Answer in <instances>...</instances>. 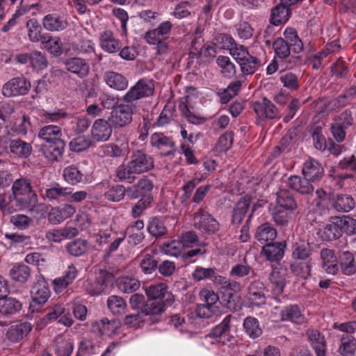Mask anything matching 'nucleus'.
Returning <instances> with one entry per match:
<instances>
[{"instance_id": "obj_1", "label": "nucleus", "mask_w": 356, "mask_h": 356, "mask_svg": "<svg viewBox=\"0 0 356 356\" xmlns=\"http://www.w3.org/2000/svg\"><path fill=\"white\" fill-rule=\"evenodd\" d=\"M153 167L152 157L142 151H136L131 154V159L127 164H122L117 168L116 175L120 180H127L132 183L135 179V175L147 172Z\"/></svg>"}, {"instance_id": "obj_2", "label": "nucleus", "mask_w": 356, "mask_h": 356, "mask_svg": "<svg viewBox=\"0 0 356 356\" xmlns=\"http://www.w3.org/2000/svg\"><path fill=\"white\" fill-rule=\"evenodd\" d=\"M173 24L170 21H164L153 29L147 31L144 36L145 41L152 45H156V53L165 55L170 51L168 35L170 34Z\"/></svg>"}, {"instance_id": "obj_3", "label": "nucleus", "mask_w": 356, "mask_h": 356, "mask_svg": "<svg viewBox=\"0 0 356 356\" xmlns=\"http://www.w3.org/2000/svg\"><path fill=\"white\" fill-rule=\"evenodd\" d=\"M13 196L0 194V210L11 213L22 207V181L17 179L12 187Z\"/></svg>"}, {"instance_id": "obj_4", "label": "nucleus", "mask_w": 356, "mask_h": 356, "mask_svg": "<svg viewBox=\"0 0 356 356\" xmlns=\"http://www.w3.org/2000/svg\"><path fill=\"white\" fill-rule=\"evenodd\" d=\"M154 86L152 81L148 79H140L129 91L122 97V101L131 103L141 98L153 95Z\"/></svg>"}, {"instance_id": "obj_5", "label": "nucleus", "mask_w": 356, "mask_h": 356, "mask_svg": "<svg viewBox=\"0 0 356 356\" xmlns=\"http://www.w3.org/2000/svg\"><path fill=\"white\" fill-rule=\"evenodd\" d=\"M193 220L194 227L202 233L214 234L219 229L218 222L202 209H199L195 213Z\"/></svg>"}, {"instance_id": "obj_6", "label": "nucleus", "mask_w": 356, "mask_h": 356, "mask_svg": "<svg viewBox=\"0 0 356 356\" xmlns=\"http://www.w3.org/2000/svg\"><path fill=\"white\" fill-rule=\"evenodd\" d=\"M31 294L32 302L30 304L29 310L31 313H33L39 310L37 306L45 303L50 296V291L45 281L38 280L32 287Z\"/></svg>"}, {"instance_id": "obj_7", "label": "nucleus", "mask_w": 356, "mask_h": 356, "mask_svg": "<svg viewBox=\"0 0 356 356\" xmlns=\"http://www.w3.org/2000/svg\"><path fill=\"white\" fill-rule=\"evenodd\" d=\"M306 337L316 356H325L327 342L325 335L317 329L309 328L306 332Z\"/></svg>"}, {"instance_id": "obj_8", "label": "nucleus", "mask_w": 356, "mask_h": 356, "mask_svg": "<svg viewBox=\"0 0 356 356\" xmlns=\"http://www.w3.org/2000/svg\"><path fill=\"white\" fill-rule=\"evenodd\" d=\"M145 291L149 300L159 301L168 305L173 301V296L168 291L167 286L163 283L150 285Z\"/></svg>"}, {"instance_id": "obj_9", "label": "nucleus", "mask_w": 356, "mask_h": 356, "mask_svg": "<svg viewBox=\"0 0 356 356\" xmlns=\"http://www.w3.org/2000/svg\"><path fill=\"white\" fill-rule=\"evenodd\" d=\"M302 174L313 183L320 181L324 175V169L316 159L309 158L303 164Z\"/></svg>"}, {"instance_id": "obj_10", "label": "nucleus", "mask_w": 356, "mask_h": 356, "mask_svg": "<svg viewBox=\"0 0 356 356\" xmlns=\"http://www.w3.org/2000/svg\"><path fill=\"white\" fill-rule=\"evenodd\" d=\"M288 271L282 266L273 268L268 275V280L272 286L274 293L280 295L283 292L286 283Z\"/></svg>"}, {"instance_id": "obj_11", "label": "nucleus", "mask_w": 356, "mask_h": 356, "mask_svg": "<svg viewBox=\"0 0 356 356\" xmlns=\"http://www.w3.org/2000/svg\"><path fill=\"white\" fill-rule=\"evenodd\" d=\"M75 212L76 208L70 204H65L62 207H55L49 211L48 220L52 225H59L72 216Z\"/></svg>"}, {"instance_id": "obj_12", "label": "nucleus", "mask_w": 356, "mask_h": 356, "mask_svg": "<svg viewBox=\"0 0 356 356\" xmlns=\"http://www.w3.org/2000/svg\"><path fill=\"white\" fill-rule=\"evenodd\" d=\"M111 125L102 119L97 120L91 129V137L93 142L107 141L111 137Z\"/></svg>"}, {"instance_id": "obj_13", "label": "nucleus", "mask_w": 356, "mask_h": 356, "mask_svg": "<svg viewBox=\"0 0 356 356\" xmlns=\"http://www.w3.org/2000/svg\"><path fill=\"white\" fill-rule=\"evenodd\" d=\"M65 65L67 71L81 79L87 76L90 72L89 63L79 57L67 58L65 62Z\"/></svg>"}, {"instance_id": "obj_14", "label": "nucleus", "mask_w": 356, "mask_h": 356, "mask_svg": "<svg viewBox=\"0 0 356 356\" xmlns=\"http://www.w3.org/2000/svg\"><path fill=\"white\" fill-rule=\"evenodd\" d=\"M231 315H227L222 321L216 325L210 332L208 337L216 339L219 342L225 343L231 340L230 335Z\"/></svg>"}, {"instance_id": "obj_15", "label": "nucleus", "mask_w": 356, "mask_h": 356, "mask_svg": "<svg viewBox=\"0 0 356 356\" xmlns=\"http://www.w3.org/2000/svg\"><path fill=\"white\" fill-rule=\"evenodd\" d=\"M150 143L153 147L165 150L163 154L165 156L174 154L176 152L175 144L172 140L162 133H154L150 137Z\"/></svg>"}, {"instance_id": "obj_16", "label": "nucleus", "mask_w": 356, "mask_h": 356, "mask_svg": "<svg viewBox=\"0 0 356 356\" xmlns=\"http://www.w3.org/2000/svg\"><path fill=\"white\" fill-rule=\"evenodd\" d=\"M103 79L108 87L116 90H124L129 85L127 77L114 71L105 72Z\"/></svg>"}, {"instance_id": "obj_17", "label": "nucleus", "mask_w": 356, "mask_h": 356, "mask_svg": "<svg viewBox=\"0 0 356 356\" xmlns=\"http://www.w3.org/2000/svg\"><path fill=\"white\" fill-rule=\"evenodd\" d=\"M317 234L323 241H331L339 238L341 236V231L337 216L332 218L330 223L319 228Z\"/></svg>"}, {"instance_id": "obj_18", "label": "nucleus", "mask_w": 356, "mask_h": 356, "mask_svg": "<svg viewBox=\"0 0 356 356\" xmlns=\"http://www.w3.org/2000/svg\"><path fill=\"white\" fill-rule=\"evenodd\" d=\"M288 184L291 189L302 195L310 194L314 189V183L304 176H291L289 178Z\"/></svg>"}, {"instance_id": "obj_19", "label": "nucleus", "mask_w": 356, "mask_h": 356, "mask_svg": "<svg viewBox=\"0 0 356 356\" xmlns=\"http://www.w3.org/2000/svg\"><path fill=\"white\" fill-rule=\"evenodd\" d=\"M264 289V284L260 281H254L250 284L247 298L252 305L259 306L265 303Z\"/></svg>"}, {"instance_id": "obj_20", "label": "nucleus", "mask_w": 356, "mask_h": 356, "mask_svg": "<svg viewBox=\"0 0 356 356\" xmlns=\"http://www.w3.org/2000/svg\"><path fill=\"white\" fill-rule=\"evenodd\" d=\"M321 259L322 268L327 273L334 275L337 273L338 259L332 250L328 248L321 250Z\"/></svg>"}, {"instance_id": "obj_21", "label": "nucleus", "mask_w": 356, "mask_h": 356, "mask_svg": "<svg viewBox=\"0 0 356 356\" xmlns=\"http://www.w3.org/2000/svg\"><path fill=\"white\" fill-rule=\"evenodd\" d=\"M100 47L109 54L118 52L121 49L120 40L116 39L111 31H105L99 36Z\"/></svg>"}, {"instance_id": "obj_22", "label": "nucleus", "mask_w": 356, "mask_h": 356, "mask_svg": "<svg viewBox=\"0 0 356 356\" xmlns=\"http://www.w3.org/2000/svg\"><path fill=\"white\" fill-rule=\"evenodd\" d=\"M79 234L76 228L72 227H65L60 229H54L49 230L46 234V238L48 241L60 243L65 238L74 237Z\"/></svg>"}, {"instance_id": "obj_23", "label": "nucleus", "mask_w": 356, "mask_h": 356, "mask_svg": "<svg viewBox=\"0 0 356 356\" xmlns=\"http://www.w3.org/2000/svg\"><path fill=\"white\" fill-rule=\"evenodd\" d=\"M153 187L154 185L152 180L147 178H143L136 185L129 188L127 193L132 198H136L139 196L145 197V195H149V193L152 191Z\"/></svg>"}, {"instance_id": "obj_24", "label": "nucleus", "mask_w": 356, "mask_h": 356, "mask_svg": "<svg viewBox=\"0 0 356 356\" xmlns=\"http://www.w3.org/2000/svg\"><path fill=\"white\" fill-rule=\"evenodd\" d=\"M64 141L57 143H43L41 145V150L44 156L49 161H54L61 157L65 148Z\"/></svg>"}, {"instance_id": "obj_25", "label": "nucleus", "mask_w": 356, "mask_h": 356, "mask_svg": "<svg viewBox=\"0 0 356 356\" xmlns=\"http://www.w3.org/2000/svg\"><path fill=\"white\" fill-rule=\"evenodd\" d=\"M62 133L58 126L47 125L41 128L38 133V138L44 143H57L63 141L61 139Z\"/></svg>"}, {"instance_id": "obj_26", "label": "nucleus", "mask_w": 356, "mask_h": 356, "mask_svg": "<svg viewBox=\"0 0 356 356\" xmlns=\"http://www.w3.org/2000/svg\"><path fill=\"white\" fill-rule=\"evenodd\" d=\"M291 13V8L280 3L272 9L270 22L273 25L279 26L289 20Z\"/></svg>"}, {"instance_id": "obj_27", "label": "nucleus", "mask_w": 356, "mask_h": 356, "mask_svg": "<svg viewBox=\"0 0 356 356\" xmlns=\"http://www.w3.org/2000/svg\"><path fill=\"white\" fill-rule=\"evenodd\" d=\"M54 348L58 356H70L74 349V343L70 339L58 335L54 340Z\"/></svg>"}, {"instance_id": "obj_28", "label": "nucleus", "mask_w": 356, "mask_h": 356, "mask_svg": "<svg viewBox=\"0 0 356 356\" xmlns=\"http://www.w3.org/2000/svg\"><path fill=\"white\" fill-rule=\"evenodd\" d=\"M166 303L159 301L148 300L142 309V312L150 316L154 323L157 322L159 316L163 313Z\"/></svg>"}, {"instance_id": "obj_29", "label": "nucleus", "mask_w": 356, "mask_h": 356, "mask_svg": "<svg viewBox=\"0 0 356 356\" xmlns=\"http://www.w3.org/2000/svg\"><path fill=\"white\" fill-rule=\"evenodd\" d=\"M280 316L282 321H291L297 324L302 323L305 320L298 305H289L284 307L281 311Z\"/></svg>"}, {"instance_id": "obj_30", "label": "nucleus", "mask_w": 356, "mask_h": 356, "mask_svg": "<svg viewBox=\"0 0 356 356\" xmlns=\"http://www.w3.org/2000/svg\"><path fill=\"white\" fill-rule=\"evenodd\" d=\"M285 40L287 42L290 49L296 54H298L304 50V44L298 35V33L295 29L289 27L284 32Z\"/></svg>"}, {"instance_id": "obj_31", "label": "nucleus", "mask_w": 356, "mask_h": 356, "mask_svg": "<svg viewBox=\"0 0 356 356\" xmlns=\"http://www.w3.org/2000/svg\"><path fill=\"white\" fill-rule=\"evenodd\" d=\"M43 26L50 31H59L65 29L68 23L60 17L54 14H49L43 19Z\"/></svg>"}, {"instance_id": "obj_32", "label": "nucleus", "mask_w": 356, "mask_h": 356, "mask_svg": "<svg viewBox=\"0 0 356 356\" xmlns=\"http://www.w3.org/2000/svg\"><path fill=\"white\" fill-rule=\"evenodd\" d=\"M27 63L35 70H42L48 65L45 56L38 51L24 54V63Z\"/></svg>"}, {"instance_id": "obj_33", "label": "nucleus", "mask_w": 356, "mask_h": 356, "mask_svg": "<svg viewBox=\"0 0 356 356\" xmlns=\"http://www.w3.org/2000/svg\"><path fill=\"white\" fill-rule=\"evenodd\" d=\"M191 47L193 51L191 54H195L197 58H200L202 56L206 58H213L216 54V49L213 45L209 44L202 45L197 38L192 41Z\"/></svg>"}, {"instance_id": "obj_34", "label": "nucleus", "mask_w": 356, "mask_h": 356, "mask_svg": "<svg viewBox=\"0 0 356 356\" xmlns=\"http://www.w3.org/2000/svg\"><path fill=\"white\" fill-rule=\"evenodd\" d=\"M71 193V188L55 184L45 190L44 195L49 201L53 202L58 201L62 197H67Z\"/></svg>"}, {"instance_id": "obj_35", "label": "nucleus", "mask_w": 356, "mask_h": 356, "mask_svg": "<svg viewBox=\"0 0 356 356\" xmlns=\"http://www.w3.org/2000/svg\"><path fill=\"white\" fill-rule=\"evenodd\" d=\"M339 265L341 271L346 275H353L356 272V263L353 254L345 251L339 256Z\"/></svg>"}, {"instance_id": "obj_36", "label": "nucleus", "mask_w": 356, "mask_h": 356, "mask_svg": "<svg viewBox=\"0 0 356 356\" xmlns=\"http://www.w3.org/2000/svg\"><path fill=\"white\" fill-rule=\"evenodd\" d=\"M44 47L51 54L58 56L63 53V44L60 39L58 37H52L49 34H45L41 41Z\"/></svg>"}, {"instance_id": "obj_37", "label": "nucleus", "mask_w": 356, "mask_h": 356, "mask_svg": "<svg viewBox=\"0 0 356 356\" xmlns=\"http://www.w3.org/2000/svg\"><path fill=\"white\" fill-rule=\"evenodd\" d=\"M276 236L277 231L268 223L259 226L255 234V237L262 244L272 242Z\"/></svg>"}, {"instance_id": "obj_38", "label": "nucleus", "mask_w": 356, "mask_h": 356, "mask_svg": "<svg viewBox=\"0 0 356 356\" xmlns=\"http://www.w3.org/2000/svg\"><path fill=\"white\" fill-rule=\"evenodd\" d=\"M284 245L282 243H269L262 249V253L269 261H277L284 255Z\"/></svg>"}, {"instance_id": "obj_39", "label": "nucleus", "mask_w": 356, "mask_h": 356, "mask_svg": "<svg viewBox=\"0 0 356 356\" xmlns=\"http://www.w3.org/2000/svg\"><path fill=\"white\" fill-rule=\"evenodd\" d=\"M356 350V340L353 335L342 334L339 351L342 356H350Z\"/></svg>"}, {"instance_id": "obj_40", "label": "nucleus", "mask_w": 356, "mask_h": 356, "mask_svg": "<svg viewBox=\"0 0 356 356\" xmlns=\"http://www.w3.org/2000/svg\"><path fill=\"white\" fill-rule=\"evenodd\" d=\"M216 63L220 68V72L223 76L230 79L236 74V65L231 62L228 56H219L216 59Z\"/></svg>"}, {"instance_id": "obj_41", "label": "nucleus", "mask_w": 356, "mask_h": 356, "mask_svg": "<svg viewBox=\"0 0 356 356\" xmlns=\"http://www.w3.org/2000/svg\"><path fill=\"white\" fill-rule=\"evenodd\" d=\"M297 204L289 191L286 190H280L277 193V206L286 210H293Z\"/></svg>"}, {"instance_id": "obj_42", "label": "nucleus", "mask_w": 356, "mask_h": 356, "mask_svg": "<svg viewBox=\"0 0 356 356\" xmlns=\"http://www.w3.org/2000/svg\"><path fill=\"white\" fill-rule=\"evenodd\" d=\"M243 75L253 74L260 66V60L252 55L238 63Z\"/></svg>"}, {"instance_id": "obj_43", "label": "nucleus", "mask_w": 356, "mask_h": 356, "mask_svg": "<svg viewBox=\"0 0 356 356\" xmlns=\"http://www.w3.org/2000/svg\"><path fill=\"white\" fill-rule=\"evenodd\" d=\"M250 203V198L248 197H245L237 202L233 211V223L238 224L243 220L245 213H247Z\"/></svg>"}, {"instance_id": "obj_44", "label": "nucleus", "mask_w": 356, "mask_h": 356, "mask_svg": "<svg viewBox=\"0 0 356 356\" xmlns=\"http://www.w3.org/2000/svg\"><path fill=\"white\" fill-rule=\"evenodd\" d=\"M22 82L19 77L13 78L6 83L2 88V94L5 97H15L21 95Z\"/></svg>"}, {"instance_id": "obj_45", "label": "nucleus", "mask_w": 356, "mask_h": 356, "mask_svg": "<svg viewBox=\"0 0 356 356\" xmlns=\"http://www.w3.org/2000/svg\"><path fill=\"white\" fill-rule=\"evenodd\" d=\"M354 206L353 199L348 195H338L333 204L334 208L340 212H348Z\"/></svg>"}, {"instance_id": "obj_46", "label": "nucleus", "mask_w": 356, "mask_h": 356, "mask_svg": "<svg viewBox=\"0 0 356 356\" xmlns=\"http://www.w3.org/2000/svg\"><path fill=\"white\" fill-rule=\"evenodd\" d=\"M66 249L71 255L79 257L88 250V243L86 240L79 238L68 243Z\"/></svg>"}, {"instance_id": "obj_47", "label": "nucleus", "mask_w": 356, "mask_h": 356, "mask_svg": "<svg viewBox=\"0 0 356 356\" xmlns=\"http://www.w3.org/2000/svg\"><path fill=\"white\" fill-rule=\"evenodd\" d=\"M311 254L309 243L304 241L296 242L292 247V257L295 259H307Z\"/></svg>"}, {"instance_id": "obj_48", "label": "nucleus", "mask_w": 356, "mask_h": 356, "mask_svg": "<svg viewBox=\"0 0 356 356\" xmlns=\"http://www.w3.org/2000/svg\"><path fill=\"white\" fill-rule=\"evenodd\" d=\"M243 327L247 334L252 339L257 338L262 334L259 321L254 317H247L244 320Z\"/></svg>"}, {"instance_id": "obj_49", "label": "nucleus", "mask_w": 356, "mask_h": 356, "mask_svg": "<svg viewBox=\"0 0 356 356\" xmlns=\"http://www.w3.org/2000/svg\"><path fill=\"white\" fill-rule=\"evenodd\" d=\"M107 305L113 314H124L127 307L124 299L117 296H110L107 300Z\"/></svg>"}, {"instance_id": "obj_50", "label": "nucleus", "mask_w": 356, "mask_h": 356, "mask_svg": "<svg viewBox=\"0 0 356 356\" xmlns=\"http://www.w3.org/2000/svg\"><path fill=\"white\" fill-rule=\"evenodd\" d=\"M28 36L31 41L37 42L42 41L44 35L41 34V26L36 19H31L26 22Z\"/></svg>"}, {"instance_id": "obj_51", "label": "nucleus", "mask_w": 356, "mask_h": 356, "mask_svg": "<svg viewBox=\"0 0 356 356\" xmlns=\"http://www.w3.org/2000/svg\"><path fill=\"white\" fill-rule=\"evenodd\" d=\"M119 290L124 293H131L140 287V282L134 279L128 277L119 278L117 282Z\"/></svg>"}, {"instance_id": "obj_52", "label": "nucleus", "mask_w": 356, "mask_h": 356, "mask_svg": "<svg viewBox=\"0 0 356 356\" xmlns=\"http://www.w3.org/2000/svg\"><path fill=\"white\" fill-rule=\"evenodd\" d=\"M273 47L275 55L281 59H284L290 56L291 49L287 42L282 38H277L273 42Z\"/></svg>"}, {"instance_id": "obj_53", "label": "nucleus", "mask_w": 356, "mask_h": 356, "mask_svg": "<svg viewBox=\"0 0 356 356\" xmlns=\"http://www.w3.org/2000/svg\"><path fill=\"white\" fill-rule=\"evenodd\" d=\"M21 304L19 301L12 298H0V314H13L19 309Z\"/></svg>"}, {"instance_id": "obj_54", "label": "nucleus", "mask_w": 356, "mask_h": 356, "mask_svg": "<svg viewBox=\"0 0 356 356\" xmlns=\"http://www.w3.org/2000/svg\"><path fill=\"white\" fill-rule=\"evenodd\" d=\"M338 223L341 231L347 234H354L356 233V220L348 216H343L341 217L337 216Z\"/></svg>"}, {"instance_id": "obj_55", "label": "nucleus", "mask_w": 356, "mask_h": 356, "mask_svg": "<svg viewBox=\"0 0 356 356\" xmlns=\"http://www.w3.org/2000/svg\"><path fill=\"white\" fill-rule=\"evenodd\" d=\"M63 177L68 184L74 185L80 182L83 175L74 165H70L63 170Z\"/></svg>"}, {"instance_id": "obj_56", "label": "nucleus", "mask_w": 356, "mask_h": 356, "mask_svg": "<svg viewBox=\"0 0 356 356\" xmlns=\"http://www.w3.org/2000/svg\"><path fill=\"white\" fill-rule=\"evenodd\" d=\"M197 89L194 87H187L186 89V97L184 98V101H181L179 104V108L181 111H190L193 109V103L194 99H197Z\"/></svg>"}, {"instance_id": "obj_57", "label": "nucleus", "mask_w": 356, "mask_h": 356, "mask_svg": "<svg viewBox=\"0 0 356 356\" xmlns=\"http://www.w3.org/2000/svg\"><path fill=\"white\" fill-rule=\"evenodd\" d=\"M252 267L248 264L246 259L243 262L238 263L234 265L230 270V275L235 277H243L253 273Z\"/></svg>"}, {"instance_id": "obj_58", "label": "nucleus", "mask_w": 356, "mask_h": 356, "mask_svg": "<svg viewBox=\"0 0 356 356\" xmlns=\"http://www.w3.org/2000/svg\"><path fill=\"white\" fill-rule=\"evenodd\" d=\"M132 113H111L108 121L111 125L122 127L131 121Z\"/></svg>"}, {"instance_id": "obj_59", "label": "nucleus", "mask_w": 356, "mask_h": 356, "mask_svg": "<svg viewBox=\"0 0 356 356\" xmlns=\"http://www.w3.org/2000/svg\"><path fill=\"white\" fill-rule=\"evenodd\" d=\"M25 195H27V199L26 200V207L30 211H32L38 203L37 195L33 191L30 181L24 179V196Z\"/></svg>"}, {"instance_id": "obj_60", "label": "nucleus", "mask_w": 356, "mask_h": 356, "mask_svg": "<svg viewBox=\"0 0 356 356\" xmlns=\"http://www.w3.org/2000/svg\"><path fill=\"white\" fill-rule=\"evenodd\" d=\"M92 140L86 136H79L70 143V149L74 152H81L92 145Z\"/></svg>"}, {"instance_id": "obj_61", "label": "nucleus", "mask_w": 356, "mask_h": 356, "mask_svg": "<svg viewBox=\"0 0 356 356\" xmlns=\"http://www.w3.org/2000/svg\"><path fill=\"white\" fill-rule=\"evenodd\" d=\"M161 250L165 254L177 257L184 250L183 244L179 240H174L170 243H163Z\"/></svg>"}, {"instance_id": "obj_62", "label": "nucleus", "mask_w": 356, "mask_h": 356, "mask_svg": "<svg viewBox=\"0 0 356 356\" xmlns=\"http://www.w3.org/2000/svg\"><path fill=\"white\" fill-rule=\"evenodd\" d=\"M197 316L200 318H209L220 314L219 306H210L206 304L200 305L196 309Z\"/></svg>"}, {"instance_id": "obj_63", "label": "nucleus", "mask_w": 356, "mask_h": 356, "mask_svg": "<svg viewBox=\"0 0 356 356\" xmlns=\"http://www.w3.org/2000/svg\"><path fill=\"white\" fill-rule=\"evenodd\" d=\"M152 202V197L150 195H145V197H142L132 207V216L134 218L138 217L143 211L150 205Z\"/></svg>"}, {"instance_id": "obj_64", "label": "nucleus", "mask_w": 356, "mask_h": 356, "mask_svg": "<svg viewBox=\"0 0 356 356\" xmlns=\"http://www.w3.org/2000/svg\"><path fill=\"white\" fill-rule=\"evenodd\" d=\"M126 189L123 186L116 185L111 188L106 193V198L111 202H119L124 196Z\"/></svg>"}]
</instances>
